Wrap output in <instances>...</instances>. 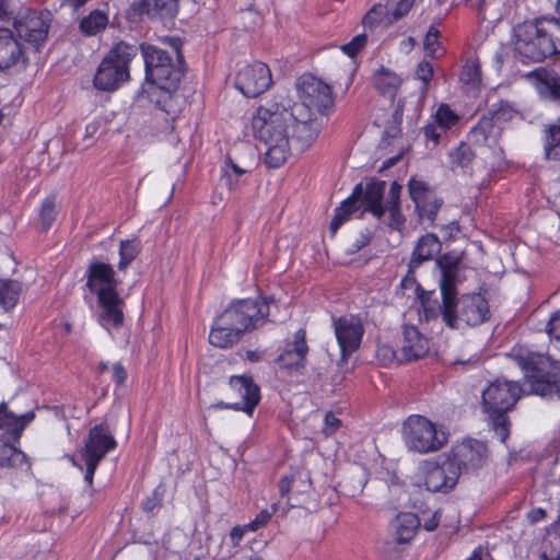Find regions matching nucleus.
<instances>
[{
  "mask_svg": "<svg viewBox=\"0 0 560 560\" xmlns=\"http://www.w3.org/2000/svg\"><path fill=\"white\" fill-rule=\"evenodd\" d=\"M275 303L272 295L233 300L214 319L209 342L218 348H231L245 334L259 329L269 322L270 305Z\"/></svg>",
  "mask_w": 560,
  "mask_h": 560,
  "instance_id": "1",
  "label": "nucleus"
},
{
  "mask_svg": "<svg viewBox=\"0 0 560 560\" xmlns=\"http://www.w3.org/2000/svg\"><path fill=\"white\" fill-rule=\"evenodd\" d=\"M298 110L299 105L292 107L287 95L278 94L261 104L252 119L254 137L267 145L265 163L270 168H278L285 162L289 147L282 135Z\"/></svg>",
  "mask_w": 560,
  "mask_h": 560,
  "instance_id": "2",
  "label": "nucleus"
},
{
  "mask_svg": "<svg viewBox=\"0 0 560 560\" xmlns=\"http://www.w3.org/2000/svg\"><path fill=\"white\" fill-rule=\"evenodd\" d=\"M514 51L523 63L541 62L560 54V21L538 18L514 28Z\"/></svg>",
  "mask_w": 560,
  "mask_h": 560,
  "instance_id": "3",
  "label": "nucleus"
},
{
  "mask_svg": "<svg viewBox=\"0 0 560 560\" xmlns=\"http://www.w3.org/2000/svg\"><path fill=\"white\" fill-rule=\"evenodd\" d=\"M522 394L517 382L497 378L491 382L481 395V408L491 421L495 435L505 443L510 435L508 412L516 405Z\"/></svg>",
  "mask_w": 560,
  "mask_h": 560,
  "instance_id": "4",
  "label": "nucleus"
},
{
  "mask_svg": "<svg viewBox=\"0 0 560 560\" xmlns=\"http://www.w3.org/2000/svg\"><path fill=\"white\" fill-rule=\"evenodd\" d=\"M138 46L117 43L103 58L93 79L94 88L113 92L129 79V63L137 56Z\"/></svg>",
  "mask_w": 560,
  "mask_h": 560,
  "instance_id": "5",
  "label": "nucleus"
},
{
  "mask_svg": "<svg viewBox=\"0 0 560 560\" xmlns=\"http://www.w3.org/2000/svg\"><path fill=\"white\" fill-rule=\"evenodd\" d=\"M402 438L407 448L419 454L436 452L447 443L444 431H438L434 423L418 415L404 422Z\"/></svg>",
  "mask_w": 560,
  "mask_h": 560,
  "instance_id": "6",
  "label": "nucleus"
},
{
  "mask_svg": "<svg viewBox=\"0 0 560 560\" xmlns=\"http://www.w3.org/2000/svg\"><path fill=\"white\" fill-rule=\"evenodd\" d=\"M13 18V32L19 39L39 51L46 43L50 28L51 13L48 10L22 8Z\"/></svg>",
  "mask_w": 560,
  "mask_h": 560,
  "instance_id": "7",
  "label": "nucleus"
},
{
  "mask_svg": "<svg viewBox=\"0 0 560 560\" xmlns=\"http://www.w3.org/2000/svg\"><path fill=\"white\" fill-rule=\"evenodd\" d=\"M488 453L483 442L466 439L452 447L446 460L459 478L460 475L471 474L482 468L488 460Z\"/></svg>",
  "mask_w": 560,
  "mask_h": 560,
  "instance_id": "8",
  "label": "nucleus"
},
{
  "mask_svg": "<svg viewBox=\"0 0 560 560\" xmlns=\"http://www.w3.org/2000/svg\"><path fill=\"white\" fill-rule=\"evenodd\" d=\"M407 186L409 197L415 203V213L418 221L420 223L427 221L430 226H434L438 212L444 205L443 198L425 180L411 177Z\"/></svg>",
  "mask_w": 560,
  "mask_h": 560,
  "instance_id": "9",
  "label": "nucleus"
},
{
  "mask_svg": "<svg viewBox=\"0 0 560 560\" xmlns=\"http://www.w3.org/2000/svg\"><path fill=\"white\" fill-rule=\"evenodd\" d=\"M454 290L440 284V296L442 300L440 302L435 291H425L420 284H418L417 294L422 307V315L420 316L427 322L436 319L441 316L442 320L448 328H454Z\"/></svg>",
  "mask_w": 560,
  "mask_h": 560,
  "instance_id": "10",
  "label": "nucleus"
},
{
  "mask_svg": "<svg viewBox=\"0 0 560 560\" xmlns=\"http://www.w3.org/2000/svg\"><path fill=\"white\" fill-rule=\"evenodd\" d=\"M296 89L302 104L299 108L306 107L326 115L332 108L335 100L328 84L313 75H302L296 82Z\"/></svg>",
  "mask_w": 560,
  "mask_h": 560,
  "instance_id": "11",
  "label": "nucleus"
},
{
  "mask_svg": "<svg viewBox=\"0 0 560 560\" xmlns=\"http://www.w3.org/2000/svg\"><path fill=\"white\" fill-rule=\"evenodd\" d=\"M228 390L231 396H236L240 400L230 402L219 401L215 404V407L220 409L244 411L252 416L254 409L260 401V388L254 382L253 377L246 375L231 376Z\"/></svg>",
  "mask_w": 560,
  "mask_h": 560,
  "instance_id": "12",
  "label": "nucleus"
},
{
  "mask_svg": "<svg viewBox=\"0 0 560 560\" xmlns=\"http://www.w3.org/2000/svg\"><path fill=\"white\" fill-rule=\"evenodd\" d=\"M453 310L455 316V326L453 329L459 328L463 322L467 326H478L489 320L490 308L487 299L480 293L457 295L455 289Z\"/></svg>",
  "mask_w": 560,
  "mask_h": 560,
  "instance_id": "13",
  "label": "nucleus"
},
{
  "mask_svg": "<svg viewBox=\"0 0 560 560\" xmlns=\"http://www.w3.org/2000/svg\"><path fill=\"white\" fill-rule=\"evenodd\" d=\"M170 44L173 54L176 57V61L173 59L170 62L162 66L158 73L150 75L147 81L155 85L159 90L165 92L170 96L175 92L180 83L182 78L185 73V60L180 51L182 43L177 38H170Z\"/></svg>",
  "mask_w": 560,
  "mask_h": 560,
  "instance_id": "14",
  "label": "nucleus"
},
{
  "mask_svg": "<svg viewBox=\"0 0 560 560\" xmlns=\"http://www.w3.org/2000/svg\"><path fill=\"white\" fill-rule=\"evenodd\" d=\"M272 83L269 67L260 61L242 67L235 77V88L246 97H256Z\"/></svg>",
  "mask_w": 560,
  "mask_h": 560,
  "instance_id": "15",
  "label": "nucleus"
},
{
  "mask_svg": "<svg viewBox=\"0 0 560 560\" xmlns=\"http://www.w3.org/2000/svg\"><path fill=\"white\" fill-rule=\"evenodd\" d=\"M319 132V124L316 119L300 120L294 115V120L284 127L283 138L288 143L285 161L292 153H302L316 140Z\"/></svg>",
  "mask_w": 560,
  "mask_h": 560,
  "instance_id": "16",
  "label": "nucleus"
},
{
  "mask_svg": "<svg viewBox=\"0 0 560 560\" xmlns=\"http://www.w3.org/2000/svg\"><path fill=\"white\" fill-rule=\"evenodd\" d=\"M30 63L24 44L14 32L7 27H0V71L12 68L24 69Z\"/></svg>",
  "mask_w": 560,
  "mask_h": 560,
  "instance_id": "17",
  "label": "nucleus"
},
{
  "mask_svg": "<svg viewBox=\"0 0 560 560\" xmlns=\"http://www.w3.org/2000/svg\"><path fill=\"white\" fill-rule=\"evenodd\" d=\"M117 443L113 434L108 431L104 423L92 427L84 446L80 451L81 459H96L97 463L106 456V454L116 447Z\"/></svg>",
  "mask_w": 560,
  "mask_h": 560,
  "instance_id": "18",
  "label": "nucleus"
},
{
  "mask_svg": "<svg viewBox=\"0 0 560 560\" xmlns=\"http://www.w3.org/2000/svg\"><path fill=\"white\" fill-rule=\"evenodd\" d=\"M524 77L532 82L541 100L560 105V70L538 67Z\"/></svg>",
  "mask_w": 560,
  "mask_h": 560,
  "instance_id": "19",
  "label": "nucleus"
},
{
  "mask_svg": "<svg viewBox=\"0 0 560 560\" xmlns=\"http://www.w3.org/2000/svg\"><path fill=\"white\" fill-rule=\"evenodd\" d=\"M307 352L306 331L300 328L294 334V339L285 343L282 352L276 359V363L280 369L298 373L305 366Z\"/></svg>",
  "mask_w": 560,
  "mask_h": 560,
  "instance_id": "20",
  "label": "nucleus"
},
{
  "mask_svg": "<svg viewBox=\"0 0 560 560\" xmlns=\"http://www.w3.org/2000/svg\"><path fill=\"white\" fill-rule=\"evenodd\" d=\"M84 277L86 279L85 287L95 295H98L100 292L117 290L120 284L113 266L100 260L89 264Z\"/></svg>",
  "mask_w": 560,
  "mask_h": 560,
  "instance_id": "21",
  "label": "nucleus"
},
{
  "mask_svg": "<svg viewBox=\"0 0 560 560\" xmlns=\"http://www.w3.org/2000/svg\"><path fill=\"white\" fill-rule=\"evenodd\" d=\"M334 328L342 357H347L359 349L364 334L363 325L359 318L339 317L334 320Z\"/></svg>",
  "mask_w": 560,
  "mask_h": 560,
  "instance_id": "22",
  "label": "nucleus"
},
{
  "mask_svg": "<svg viewBox=\"0 0 560 560\" xmlns=\"http://www.w3.org/2000/svg\"><path fill=\"white\" fill-rule=\"evenodd\" d=\"M97 303L102 310L100 314V324L105 327L119 328L124 325V306L125 302L119 296L117 290L100 292Z\"/></svg>",
  "mask_w": 560,
  "mask_h": 560,
  "instance_id": "23",
  "label": "nucleus"
},
{
  "mask_svg": "<svg viewBox=\"0 0 560 560\" xmlns=\"http://www.w3.org/2000/svg\"><path fill=\"white\" fill-rule=\"evenodd\" d=\"M458 120V115L452 110L447 104H441L433 116V121L428 122L422 128L423 135L427 140H430L434 145H438L446 137L447 131L455 126Z\"/></svg>",
  "mask_w": 560,
  "mask_h": 560,
  "instance_id": "24",
  "label": "nucleus"
},
{
  "mask_svg": "<svg viewBox=\"0 0 560 560\" xmlns=\"http://www.w3.org/2000/svg\"><path fill=\"white\" fill-rule=\"evenodd\" d=\"M386 189V182L376 178H369L365 186L362 184V195L359 202H362L368 211L376 219L385 214L383 198Z\"/></svg>",
  "mask_w": 560,
  "mask_h": 560,
  "instance_id": "25",
  "label": "nucleus"
},
{
  "mask_svg": "<svg viewBox=\"0 0 560 560\" xmlns=\"http://www.w3.org/2000/svg\"><path fill=\"white\" fill-rule=\"evenodd\" d=\"M428 340L416 326H404L401 341V357L399 360H417L428 352Z\"/></svg>",
  "mask_w": 560,
  "mask_h": 560,
  "instance_id": "26",
  "label": "nucleus"
},
{
  "mask_svg": "<svg viewBox=\"0 0 560 560\" xmlns=\"http://www.w3.org/2000/svg\"><path fill=\"white\" fill-rule=\"evenodd\" d=\"M457 481V475L451 469L447 460H445L443 465H436L428 470L424 486L430 492H447L455 487Z\"/></svg>",
  "mask_w": 560,
  "mask_h": 560,
  "instance_id": "27",
  "label": "nucleus"
},
{
  "mask_svg": "<svg viewBox=\"0 0 560 560\" xmlns=\"http://www.w3.org/2000/svg\"><path fill=\"white\" fill-rule=\"evenodd\" d=\"M34 418L35 412L33 410L16 416L13 411L8 409L5 402L0 404V430H5L14 443L20 441L25 427L31 423Z\"/></svg>",
  "mask_w": 560,
  "mask_h": 560,
  "instance_id": "28",
  "label": "nucleus"
},
{
  "mask_svg": "<svg viewBox=\"0 0 560 560\" xmlns=\"http://www.w3.org/2000/svg\"><path fill=\"white\" fill-rule=\"evenodd\" d=\"M132 8L139 15H148L150 19H172L177 13V0H139Z\"/></svg>",
  "mask_w": 560,
  "mask_h": 560,
  "instance_id": "29",
  "label": "nucleus"
},
{
  "mask_svg": "<svg viewBox=\"0 0 560 560\" xmlns=\"http://www.w3.org/2000/svg\"><path fill=\"white\" fill-rule=\"evenodd\" d=\"M463 260V253L448 252L441 255L436 259V265L441 270L440 284L455 291L457 284L460 282L458 277L459 265Z\"/></svg>",
  "mask_w": 560,
  "mask_h": 560,
  "instance_id": "30",
  "label": "nucleus"
},
{
  "mask_svg": "<svg viewBox=\"0 0 560 560\" xmlns=\"http://www.w3.org/2000/svg\"><path fill=\"white\" fill-rule=\"evenodd\" d=\"M442 244L439 237L433 233H427L421 236L411 254L410 267L418 268L424 261L431 260L436 254L441 252Z\"/></svg>",
  "mask_w": 560,
  "mask_h": 560,
  "instance_id": "31",
  "label": "nucleus"
},
{
  "mask_svg": "<svg viewBox=\"0 0 560 560\" xmlns=\"http://www.w3.org/2000/svg\"><path fill=\"white\" fill-rule=\"evenodd\" d=\"M362 195V183L354 186L352 194L336 208L335 214L330 221L329 230L335 235L339 228L349 219V217L359 209V201Z\"/></svg>",
  "mask_w": 560,
  "mask_h": 560,
  "instance_id": "32",
  "label": "nucleus"
},
{
  "mask_svg": "<svg viewBox=\"0 0 560 560\" xmlns=\"http://www.w3.org/2000/svg\"><path fill=\"white\" fill-rule=\"evenodd\" d=\"M0 468L12 471L23 470V468L31 470V462L24 452L0 439Z\"/></svg>",
  "mask_w": 560,
  "mask_h": 560,
  "instance_id": "33",
  "label": "nucleus"
},
{
  "mask_svg": "<svg viewBox=\"0 0 560 560\" xmlns=\"http://www.w3.org/2000/svg\"><path fill=\"white\" fill-rule=\"evenodd\" d=\"M421 522L417 514L405 512L399 513L393 522L395 529V540L398 544L409 542L417 534Z\"/></svg>",
  "mask_w": 560,
  "mask_h": 560,
  "instance_id": "34",
  "label": "nucleus"
},
{
  "mask_svg": "<svg viewBox=\"0 0 560 560\" xmlns=\"http://www.w3.org/2000/svg\"><path fill=\"white\" fill-rule=\"evenodd\" d=\"M139 49L144 60L145 80L154 73L159 74L160 68L173 59L168 51L154 45L141 44Z\"/></svg>",
  "mask_w": 560,
  "mask_h": 560,
  "instance_id": "35",
  "label": "nucleus"
},
{
  "mask_svg": "<svg viewBox=\"0 0 560 560\" xmlns=\"http://www.w3.org/2000/svg\"><path fill=\"white\" fill-rule=\"evenodd\" d=\"M401 84V79L394 71L381 66L373 75V85L378 93L389 100H394Z\"/></svg>",
  "mask_w": 560,
  "mask_h": 560,
  "instance_id": "36",
  "label": "nucleus"
},
{
  "mask_svg": "<svg viewBox=\"0 0 560 560\" xmlns=\"http://www.w3.org/2000/svg\"><path fill=\"white\" fill-rule=\"evenodd\" d=\"M21 291L19 281L0 279V307L5 312L12 310L19 302Z\"/></svg>",
  "mask_w": 560,
  "mask_h": 560,
  "instance_id": "37",
  "label": "nucleus"
},
{
  "mask_svg": "<svg viewBox=\"0 0 560 560\" xmlns=\"http://www.w3.org/2000/svg\"><path fill=\"white\" fill-rule=\"evenodd\" d=\"M544 152L547 160L560 162V124L544 130Z\"/></svg>",
  "mask_w": 560,
  "mask_h": 560,
  "instance_id": "38",
  "label": "nucleus"
},
{
  "mask_svg": "<svg viewBox=\"0 0 560 560\" xmlns=\"http://www.w3.org/2000/svg\"><path fill=\"white\" fill-rule=\"evenodd\" d=\"M107 24V14L101 10H94L80 21L79 30L86 36H93L104 30Z\"/></svg>",
  "mask_w": 560,
  "mask_h": 560,
  "instance_id": "39",
  "label": "nucleus"
},
{
  "mask_svg": "<svg viewBox=\"0 0 560 560\" xmlns=\"http://www.w3.org/2000/svg\"><path fill=\"white\" fill-rule=\"evenodd\" d=\"M392 19V11L383 4H375L372 7V9L364 15L363 18V25L365 27H376V26H383L387 27L392 25L393 23H387Z\"/></svg>",
  "mask_w": 560,
  "mask_h": 560,
  "instance_id": "40",
  "label": "nucleus"
},
{
  "mask_svg": "<svg viewBox=\"0 0 560 560\" xmlns=\"http://www.w3.org/2000/svg\"><path fill=\"white\" fill-rule=\"evenodd\" d=\"M494 125L495 122L491 116H482L469 132L470 141L478 145L485 144L491 136Z\"/></svg>",
  "mask_w": 560,
  "mask_h": 560,
  "instance_id": "41",
  "label": "nucleus"
},
{
  "mask_svg": "<svg viewBox=\"0 0 560 560\" xmlns=\"http://www.w3.org/2000/svg\"><path fill=\"white\" fill-rule=\"evenodd\" d=\"M246 170L237 165L230 156L225 159V167L221 176V184L226 186L230 190L237 188V180L235 184L232 182V177L241 178L246 174Z\"/></svg>",
  "mask_w": 560,
  "mask_h": 560,
  "instance_id": "42",
  "label": "nucleus"
},
{
  "mask_svg": "<svg viewBox=\"0 0 560 560\" xmlns=\"http://www.w3.org/2000/svg\"><path fill=\"white\" fill-rule=\"evenodd\" d=\"M544 551L550 556H560V515L548 529L547 537L544 539Z\"/></svg>",
  "mask_w": 560,
  "mask_h": 560,
  "instance_id": "43",
  "label": "nucleus"
},
{
  "mask_svg": "<svg viewBox=\"0 0 560 560\" xmlns=\"http://www.w3.org/2000/svg\"><path fill=\"white\" fill-rule=\"evenodd\" d=\"M518 114L515 105L509 101H500L492 105L491 118L494 122H508Z\"/></svg>",
  "mask_w": 560,
  "mask_h": 560,
  "instance_id": "44",
  "label": "nucleus"
},
{
  "mask_svg": "<svg viewBox=\"0 0 560 560\" xmlns=\"http://www.w3.org/2000/svg\"><path fill=\"white\" fill-rule=\"evenodd\" d=\"M140 252L139 244L136 241H121L119 246L118 269L124 271L136 259Z\"/></svg>",
  "mask_w": 560,
  "mask_h": 560,
  "instance_id": "45",
  "label": "nucleus"
},
{
  "mask_svg": "<svg viewBox=\"0 0 560 560\" xmlns=\"http://www.w3.org/2000/svg\"><path fill=\"white\" fill-rule=\"evenodd\" d=\"M56 197H47L40 207L39 218L44 230H48L56 220L57 217Z\"/></svg>",
  "mask_w": 560,
  "mask_h": 560,
  "instance_id": "46",
  "label": "nucleus"
},
{
  "mask_svg": "<svg viewBox=\"0 0 560 560\" xmlns=\"http://www.w3.org/2000/svg\"><path fill=\"white\" fill-rule=\"evenodd\" d=\"M460 81L465 84L478 85L481 81V69L477 59H468L460 72Z\"/></svg>",
  "mask_w": 560,
  "mask_h": 560,
  "instance_id": "47",
  "label": "nucleus"
},
{
  "mask_svg": "<svg viewBox=\"0 0 560 560\" xmlns=\"http://www.w3.org/2000/svg\"><path fill=\"white\" fill-rule=\"evenodd\" d=\"M451 163L459 167H466L474 159V152L466 143H462L450 153Z\"/></svg>",
  "mask_w": 560,
  "mask_h": 560,
  "instance_id": "48",
  "label": "nucleus"
},
{
  "mask_svg": "<svg viewBox=\"0 0 560 560\" xmlns=\"http://www.w3.org/2000/svg\"><path fill=\"white\" fill-rule=\"evenodd\" d=\"M440 32L436 27L430 26L425 34L424 38V49L428 52V55L432 58H439V47H440Z\"/></svg>",
  "mask_w": 560,
  "mask_h": 560,
  "instance_id": "49",
  "label": "nucleus"
},
{
  "mask_svg": "<svg viewBox=\"0 0 560 560\" xmlns=\"http://www.w3.org/2000/svg\"><path fill=\"white\" fill-rule=\"evenodd\" d=\"M368 36L359 34L354 36L349 43L341 46V50L349 57H355L359 51L366 45Z\"/></svg>",
  "mask_w": 560,
  "mask_h": 560,
  "instance_id": "50",
  "label": "nucleus"
},
{
  "mask_svg": "<svg viewBox=\"0 0 560 560\" xmlns=\"http://www.w3.org/2000/svg\"><path fill=\"white\" fill-rule=\"evenodd\" d=\"M385 208V212H388V223L387 225L393 229L400 231L406 222L405 217L401 213L400 207Z\"/></svg>",
  "mask_w": 560,
  "mask_h": 560,
  "instance_id": "51",
  "label": "nucleus"
},
{
  "mask_svg": "<svg viewBox=\"0 0 560 560\" xmlns=\"http://www.w3.org/2000/svg\"><path fill=\"white\" fill-rule=\"evenodd\" d=\"M415 0H397L395 8L392 10V19L388 23H395L404 18L412 8Z\"/></svg>",
  "mask_w": 560,
  "mask_h": 560,
  "instance_id": "52",
  "label": "nucleus"
},
{
  "mask_svg": "<svg viewBox=\"0 0 560 560\" xmlns=\"http://www.w3.org/2000/svg\"><path fill=\"white\" fill-rule=\"evenodd\" d=\"M271 508V512H269L268 510L260 511L255 517V520L246 524V527H249L250 530H257L265 526L270 521L272 514L277 511L276 504H273Z\"/></svg>",
  "mask_w": 560,
  "mask_h": 560,
  "instance_id": "53",
  "label": "nucleus"
},
{
  "mask_svg": "<svg viewBox=\"0 0 560 560\" xmlns=\"http://www.w3.org/2000/svg\"><path fill=\"white\" fill-rule=\"evenodd\" d=\"M372 240V233L370 230H365L360 233V235L354 240V242L351 244L350 248L348 249L349 254H355L365 246L370 244Z\"/></svg>",
  "mask_w": 560,
  "mask_h": 560,
  "instance_id": "54",
  "label": "nucleus"
},
{
  "mask_svg": "<svg viewBox=\"0 0 560 560\" xmlns=\"http://www.w3.org/2000/svg\"><path fill=\"white\" fill-rule=\"evenodd\" d=\"M416 75L427 85L433 77V67L429 61H421L417 66Z\"/></svg>",
  "mask_w": 560,
  "mask_h": 560,
  "instance_id": "55",
  "label": "nucleus"
},
{
  "mask_svg": "<svg viewBox=\"0 0 560 560\" xmlns=\"http://www.w3.org/2000/svg\"><path fill=\"white\" fill-rule=\"evenodd\" d=\"M325 425H324V433L326 435H331L334 434L338 429L339 427L341 425V421L340 419H338L332 412H327L325 415Z\"/></svg>",
  "mask_w": 560,
  "mask_h": 560,
  "instance_id": "56",
  "label": "nucleus"
},
{
  "mask_svg": "<svg viewBox=\"0 0 560 560\" xmlns=\"http://www.w3.org/2000/svg\"><path fill=\"white\" fill-rule=\"evenodd\" d=\"M86 466L85 475H84V481L88 483L89 487H92L93 485V478L95 470L100 463L96 462V459H82Z\"/></svg>",
  "mask_w": 560,
  "mask_h": 560,
  "instance_id": "57",
  "label": "nucleus"
},
{
  "mask_svg": "<svg viewBox=\"0 0 560 560\" xmlns=\"http://www.w3.org/2000/svg\"><path fill=\"white\" fill-rule=\"evenodd\" d=\"M113 381L119 386L122 385L127 380V371L120 362L113 365Z\"/></svg>",
  "mask_w": 560,
  "mask_h": 560,
  "instance_id": "58",
  "label": "nucleus"
},
{
  "mask_svg": "<svg viewBox=\"0 0 560 560\" xmlns=\"http://www.w3.org/2000/svg\"><path fill=\"white\" fill-rule=\"evenodd\" d=\"M247 530H250V529H249V527H246V525H244L243 527L235 526L232 528V530L230 532V539L234 547L238 546L240 541L243 539L245 532H247Z\"/></svg>",
  "mask_w": 560,
  "mask_h": 560,
  "instance_id": "59",
  "label": "nucleus"
},
{
  "mask_svg": "<svg viewBox=\"0 0 560 560\" xmlns=\"http://www.w3.org/2000/svg\"><path fill=\"white\" fill-rule=\"evenodd\" d=\"M161 503V500L158 498L156 493H153L152 495L150 497H147L142 503H141V506H142V510L144 512H152L155 508H158Z\"/></svg>",
  "mask_w": 560,
  "mask_h": 560,
  "instance_id": "60",
  "label": "nucleus"
},
{
  "mask_svg": "<svg viewBox=\"0 0 560 560\" xmlns=\"http://www.w3.org/2000/svg\"><path fill=\"white\" fill-rule=\"evenodd\" d=\"M546 516L547 513L542 508H534L527 513V520L530 524H536L542 521Z\"/></svg>",
  "mask_w": 560,
  "mask_h": 560,
  "instance_id": "61",
  "label": "nucleus"
},
{
  "mask_svg": "<svg viewBox=\"0 0 560 560\" xmlns=\"http://www.w3.org/2000/svg\"><path fill=\"white\" fill-rule=\"evenodd\" d=\"M440 520H441V512L438 510L435 511L429 520H425L423 522V528L427 530V532H433L436 529V527L439 526V523H440Z\"/></svg>",
  "mask_w": 560,
  "mask_h": 560,
  "instance_id": "62",
  "label": "nucleus"
},
{
  "mask_svg": "<svg viewBox=\"0 0 560 560\" xmlns=\"http://www.w3.org/2000/svg\"><path fill=\"white\" fill-rule=\"evenodd\" d=\"M417 268H411L410 267V262L408 264V271H407V275L404 277V279L401 280V287L407 289V288H410L412 287L413 284H416V287L419 284L417 283L416 281V277H415V270Z\"/></svg>",
  "mask_w": 560,
  "mask_h": 560,
  "instance_id": "63",
  "label": "nucleus"
},
{
  "mask_svg": "<svg viewBox=\"0 0 560 560\" xmlns=\"http://www.w3.org/2000/svg\"><path fill=\"white\" fill-rule=\"evenodd\" d=\"M443 231L445 232L444 237L446 240L453 238L459 232V224L456 221H452L443 228Z\"/></svg>",
  "mask_w": 560,
  "mask_h": 560,
  "instance_id": "64",
  "label": "nucleus"
}]
</instances>
